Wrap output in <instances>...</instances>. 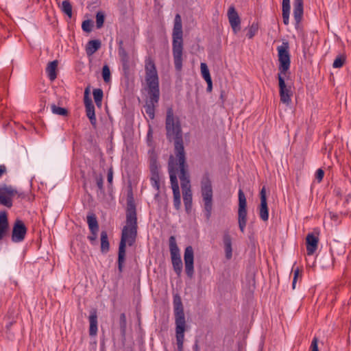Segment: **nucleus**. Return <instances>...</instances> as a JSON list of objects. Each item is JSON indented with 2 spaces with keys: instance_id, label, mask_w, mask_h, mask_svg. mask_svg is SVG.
Returning <instances> with one entry per match:
<instances>
[{
  "instance_id": "obj_8",
  "label": "nucleus",
  "mask_w": 351,
  "mask_h": 351,
  "mask_svg": "<svg viewBox=\"0 0 351 351\" xmlns=\"http://www.w3.org/2000/svg\"><path fill=\"white\" fill-rule=\"evenodd\" d=\"M169 243L171 263L173 270L178 276H180L182 271L183 264L181 259L180 250L177 245L176 240L174 236H171L169 237Z\"/></svg>"
},
{
  "instance_id": "obj_5",
  "label": "nucleus",
  "mask_w": 351,
  "mask_h": 351,
  "mask_svg": "<svg viewBox=\"0 0 351 351\" xmlns=\"http://www.w3.org/2000/svg\"><path fill=\"white\" fill-rule=\"evenodd\" d=\"M201 194L204 202V208L205 215L207 219H209L213 210V186L209 174L206 173L203 175L201 180Z\"/></svg>"
},
{
  "instance_id": "obj_29",
  "label": "nucleus",
  "mask_w": 351,
  "mask_h": 351,
  "mask_svg": "<svg viewBox=\"0 0 351 351\" xmlns=\"http://www.w3.org/2000/svg\"><path fill=\"white\" fill-rule=\"evenodd\" d=\"M101 240V252L106 254L110 250V243L108 241V233L105 230H102L100 233Z\"/></svg>"
},
{
  "instance_id": "obj_49",
  "label": "nucleus",
  "mask_w": 351,
  "mask_h": 351,
  "mask_svg": "<svg viewBox=\"0 0 351 351\" xmlns=\"http://www.w3.org/2000/svg\"><path fill=\"white\" fill-rule=\"evenodd\" d=\"M112 178H113V171H112V168H110L108 170V176H107V180H108V182L109 183V184H112Z\"/></svg>"
},
{
  "instance_id": "obj_11",
  "label": "nucleus",
  "mask_w": 351,
  "mask_h": 351,
  "mask_svg": "<svg viewBox=\"0 0 351 351\" xmlns=\"http://www.w3.org/2000/svg\"><path fill=\"white\" fill-rule=\"evenodd\" d=\"M15 194H17L18 196L21 198H25L26 196L24 193H18L17 191L14 189L11 186L4 185L0 187V204L8 208H11L12 206L11 197Z\"/></svg>"
},
{
  "instance_id": "obj_14",
  "label": "nucleus",
  "mask_w": 351,
  "mask_h": 351,
  "mask_svg": "<svg viewBox=\"0 0 351 351\" xmlns=\"http://www.w3.org/2000/svg\"><path fill=\"white\" fill-rule=\"evenodd\" d=\"M90 89L89 87L85 88L84 95V103L86 108V114L89 119L91 125L96 128L97 119L95 112V106L93 104L92 99L90 97Z\"/></svg>"
},
{
  "instance_id": "obj_55",
  "label": "nucleus",
  "mask_w": 351,
  "mask_h": 351,
  "mask_svg": "<svg viewBox=\"0 0 351 351\" xmlns=\"http://www.w3.org/2000/svg\"><path fill=\"white\" fill-rule=\"evenodd\" d=\"M152 129H151V128H149V131H148V132H147V136H148V137L152 134Z\"/></svg>"
},
{
  "instance_id": "obj_37",
  "label": "nucleus",
  "mask_w": 351,
  "mask_h": 351,
  "mask_svg": "<svg viewBox=\"0 0 351 351\" xmlns=\"http://www.w3.org/2000/svg\"><path fill=\"white\" fill-rule=\"evenodd\" d=\"M258 31V23H253L249 27L247 36L249 39H252Z\"/></svg>"
},
{
  "instance_id": "obj_30",
  "label": "nucleus",
  "mask_w": 351,
  "mask_h": 351,
  "mask_svg": "<svg viewBox=\"0 0 351 351\" xmlns=\"http://www.w3.org/2000/svg\"><path fill=\"white\" fill-rule=\"evenodd\" d=\"M86 219L90 230H99V223L95 214L89 213Z\"/></svg>"
},
{
  "instance_id": "obj_53",
  "label": "nucleus",
  "mask_w": 351,
  "mask_h": 351,
  "mask_svg": "<svg viewBox=\"0 0 351 351\" xmlns=\"http://www.w3.org/2000/svg\"><path fill=\"white\" fill-rule=\"evenodd\" d=\"M14 324V322L12 321V322H10L9 323H8L5 326V330H6V332H10V329H11V327Z\"/></svg>"
},
{
  "instance_id": "obj_32",
  "label": "nucleus",
  "mask_w": 351,
  "mask_h": 351,
  "mask_svg": "<svg viewBox=\"0 0 351 351\" xmlns=\"http://www.w3.org/2000/svg\"><path fill=\"white\" fill-rule=\"evenodd\" d=\"M61 10L69 18L72 16V5L69 0H64L60 6Z\"/></svg>"
},
{
  "instance_id": "obj_9",
  "label": "nucleus",
  "mask_w": 351,
  "mask_h": 351,
  "mask_svg": "<svg viewBox=\"0 0 351 351\" xmlns=\"http://www.w3.org/2000/svg\"><path fill=\"white\" fill-rule=\"evenodd\" d=\"M149 170L151 172V183L157 191L160 189L159 165L158 156L154 149L149 151Z\"/></svg>"
},
{
  "instance_id": "obj_4",
  "label": "nucleus",
  "mask_w": 351,
  "mask_h": 351,
  "mask_svg": "<svg viewBox=\"0 0 351 351\" xmlns=\"http://www.w3.org/2000/svg\"><path fill=\"white\" fill-rule=\"evenodd\" d=\"M173 313L176 324V337L178 351H182L184 340V332L186 331V324L184 312L182 299L178 294L173 295Z\"/></svg>"
},
{
  "instance_id": "obj_7",
  "label": "nucleus",
  "mask_w": 351,
  "mask_h": 351,
  "mask_svg": "<svg viewBox=\"0 0 351 351\" xmlns=\"http://www.w3.org/2000/svg\"><path fill=\"white\" fill-rule=\"evenodd\" d=\"M278 56L279 61L278 70L279 73L278 75H285L289 69L290 67V54H289V42H282V45L278 47Z\"/></svg>"
},
{
  "instance_id": "obj_48",
  "label": "nucleus",
  "mask_w": 351,
  "mask_h": 351,
  "mask_svg": "<svg viewBox=\"0 0 351 351\" xmlns=\"http://www.w3.org/2000/svg\"><path fill=\"white\" fill-rule=\"evenodd\" d=\"M324 171L322 169H318L315 173V178L318 182H321L324 178Z\"/></svg>"
},
{
  "instance_id": "obj_42",
  "label": "nucleus",
  "mask_w": 351,
  "mask_h": 351,
  "mask_svg": "<svg viewBox=\"0 0 351 351\" xmlns=\"http://www.w3.org/2000/svg\"><path fill=\"white\" fill-rule=\"evenodd\" d=\"M96 184L98 187L99 191L101 193H104V178L101 175L97 176L95 178Z\"/></svg>"
},
{
  "instance_id": "obj_19",
  "label": "nucleus",
  "mask_w": 351,
  "mask_h": 351,
  "mask_svg": "<svg viewBox=\"0 0 351 351\" xmlns=\"http://www.w3.org/2000/svg\"><path fill=\"white\" fill-rule=\"evenodd\" d=\"M119 47H118V54L120 59V61L122 64L123 71L124 72V75H127L129 73L130 71V57L123 47V41L120 40L118 43Z\"/></svg>"
},
{
  "instance_id": "obj_2",
  "label": "nucleus",
  "mask_w": 351,
  "mask_h": 351,
  "mask_svg": "<svg viewBox=\"0 0 351 351\" xmlns=\"http://www.w3.org/2000/svg\"><path fill=\"white\" fill-rule=\"evenodd\" d=\"M165 129L167 140L169 142L174 141V151L178 160L177 164L180 169L179 178L185 180L187 178H190L188 165L186 162L180 121L178 117H174L173 110L171 107L168 108L167 110Z\"/></svg>"
},
{
  "instance_id": "obj_39",
  "label": "nucleus",
  "mask_w": 351,
  "mask_h": 351,
  "mask_svg": "<svg viewBox=\"0 0 351 351\" xmlns=\"http://www.w3.org/2000/svg\"><path fill=\"white\" fill-rule=\"evenodd\" d=\"M103 80L105 82L108 83L110 81V70L109 66L106 64L102 68V72H101Z\"/></svg>"
},
{
  "instance_id": "obj_24",
  "label": "nucleus",
  "mask_w": 351,
  "mask_h": 351,
  "mask_svg": "<svg viewBox=\"0 0 351 351\" xmlns=\"http://www.w3.org/2000/svg\"><path fill=\"white\" fill-rule=\"evenodd\" d=\"M223 243L226 259L230 260L232 256V237L228 231H225L223 235Z\"/></svg>"
},
{
  "instance_id": "obj_40",
  "label": "nucleus",
  "mask_w": 351,
  "mask_h": 351,
  "mask_svg": "<svg viewBox=\"0 0 351 351\" xmlns=\"http://www.w3.org/2000/svg\"><path fill=\"white\" fill-rule=\"evenodd\" d=\"M346 62V57L343 55L337 56L333 62L332 66L334 68H341Z\"/></svg>"
},
{
  "instance_id": "obj_28",
  "label": "nucleus",
  "mask_w": 351,
  "mask_h": 351,
  "mask_svg": "<svg viewBox=\"0 0 351 351\" xmlns=\"http://www.w3.org/2000/svg\"><path fill=\"white\" fill-rule=\"evenodd\" d=\"M101 41L99 40H91L86 45V53L88 56L94 54L101 47Z\"/></svg>"
},
{
  "instance_id": "obj_43",
  "label": "nucleus",
  "mask_w": 351,
  "mask_h": 351,
  "mask_svg": "<svg viewBox=\"0 0 351 351\" xmlns=\"http://www.w3.org/2000/svg\"><path fill=\"white\" fill-rule=\"evenodd\" d=\"M290 8H282V19L285 25H287L289 22Z\"/></svg>"
},
{
  "instance_id": "obj_13",
  "label": "nucleus",
  "mask_w": 351,
  "mask_h": 351,
  "mask_svg": "<svg viewBox=\"0 0 351 351\" xmlns=\"http://www.w3.org/2000/svg\"><path fill=\"white\" fill-rule=\"evenodd\" d=\"M285 75H278L280 100L282 103L289 105L291 102V86H287L285 81Z\"/></svg>"
},
{
  "instance_id": "obj_44",
  "label": "nucleus",
  "mask_w": 351,
  "mask_h": 351,
  "mask_svg": "<svg viewBox=\"0 0 351 351\" xmlns=\"http://www.w3.org/2000/svg\"><path fill=\"white\" fill-rule=\"evenodd\" d=\"M180 182H181V187L182 189V191H186L188 189H191V184H190V178H186L182 179V178H180Z\"/></svg>"
},
{
  "instance_id": "obj_33",
  "label": "nucleus",
  "mask_w": 351,
  "mask_h": 351,
  "mask_svg": "<svg viewBox=\"0 0 351 351\" xmlns=\"http://www.w3.org/2000/svg\"><path fill=\"white\" fill-rule=\"evenodd\" d=\"M119 328L121 336L125 338L126 335L127 320L124 313H121L119 317Z\"/></svg>"
},
{
  "instance_id": "obj_27",
  "label": "nucleus",
  "mask_w": 351,
  "mask_h": 351,
  "mask_svg": "<svg viewBox=\"0 0 351 351\" xmlns=\"http://www.w3.org/2000/svg\"><path fill=\"white\" fill-rule=\"evenodd\" d=\"M183 202L186 212L189 214L191 213L193 205V195L191 189L182 191Z\"/></svg>"
},
{
  "instance_id": "obj_17",
  "label": "nucleus",
  "mask_w": 351,
  "mask_h": 351,
  "mask_svg": "<svg viewBox=\"0 0 351 351\" xmlns=\"http://www.w3.org/2000/svg\"><path fill=\"white\" fill-rule=\"evenodd\" d=\"M177 162L175 163L173 161V156H171L168 164V169L170 177V182L171 185L172 191L180 190L179 184L177 179V172L178 171Z\"/></svg>"
},
{
  "instance_id": "obj_15",
  "label": "nucleus",
  "mask_w": 351,
  "mask_h": 351,
  "mask_svg": "<svg viewBox=\"0 0 351 351\" xmlns=\"http://www.w3.org/2000/svg\"><path fill=\"white\" fill-rule=\"evenodd\" d=\"M27 230L24 222L21 219H16L12 228V241L14 243L23 241L25 237Z\"/></svg>"
},
{
  "instance_id": "obj_36",
  "label": "nucleus",
  "mask_w": 351,
  "mask_h": 351,
  "mask_svg": "<svg viewBox=\"0 0 351 351\" xmlns=\"http://www.w3.org/2000/svg\"><path fill=\"white\" fill-rule=\"evenodd\" d=\"M105 21V14L103 12L99 11L96 14V26L97 29L103 27Z\"/></svg>"
},
{
  "instance_id": "obj_52",
  "label": "nucleus",
  "mask_w": 351,
  "mask_h": 351,
  "mask_svg": "<svg viewBox=\"0 0 351 351\" xmlns=\"http://www.w3.org/2000/svg\"><path fill=\"white\" fill-rule=\"evenodd\" d=\"M6 167L5 165H0V178L4 174L6 173Z\"/></svg>"
},
{
  "instance_id": "obj_26",
  "label": "nucleus",
  "mask_w": 351,
  "mask_h": 351,
  "mask_svg": "<svg viewBox=\"0 0 351 351\" xmlns=\"http://www.w3.org/2000/svg\"><path fill=\"white\" fill-rule=\"evenodd\" d=\"M58 65V60H53L49 62L46 68V73H47V76L51 81H53L57 77V68Z\"/></svg>"
},
{
  "instance_id": "obj_12",
  "label": "nucleus",
  "mask_w": 351,
  "mask_h": 351,
  "mask_svg": "<svg viewBox=\"0 0 351 351\" xmlns=\"http://www.w3.org/2000/svg\"><path fill=\"white\" fill-rule=\"evenodd\" d=\"M147 93L149 99L146 101L145 110L149 119H154L155 117V108L160 99V90L147 89Z\"/></svg>"
},
{
  "instance_id": "obj_10",
  "label": "nucleus",
  "mask_w": 351,
  "mask_h": 351,
  "mask_svg": "<svg viewBox=\"0 0 351 351\" xmlns=\"http://www.w3.org/2000/svg\"><path fill=\"white\" fill-rule=\"evenodd\" d=\"M238 223L241 232H244L247 223V201L244 192L239 190Z\"/></svg>"
},
{
  "instance_id": "obj_47",
  "label": "nucleus",
  "mask_w": 351,
  "mask_h": 351,
  "mask_svg": "<svg viewBox=\"0 0 351 351\" xmlns=\"http://www.w3.org/2000/svg\"><path fill=\"white\" fill-rule=\"evenodd\" d=\"M311 351H319L318 339L316 337H315L312 340V342L311 344Z\"/></svg>"
},
{
  "instance_id": "obj_25",
  "label": "nucleus",
  "mask_w": 351,
  "mask_h": 351,
  "mask_svg": "<svg viewBox=\"0 0 351 351\" xmlns=\"http://www.w3.org/2000/svg\"><path fill=\"white\" fill-rule=\"evenodd\" d=\"M88 319L90 323L89 335L94 337L97 333V313L96 309L93 308L90 311Z\"/></svg>"
},
{
  "instance_id": "obj_16",
  "label": "nucleus",
  "mask_w": 351,
  "mask_h": 351,
  "mask_svg": "<svg viewBox=\"0 0 351 351\" xmlns=\"http://www.w3.org/2000/svg\"><path fill=\"white\" fill-rule=\"evenodd\" d=\"M184 261L186 274L192 278L194 274V252L192 246L189 245L185 248Z\"/></svg>"
},
{
  "instance_id": "obj_3",
  "label": "nucleus",
  "mask_w": 351,
  "mask_h": 351,
  "mask_svg": "<svg viewBox=\"0 0 351 351\" xmlns=\"http://www.w3.org/2000/svg\"><path fill=\"white\" fill-rule=\"evenodd\" d=\"M172 54L175 69L176 71L180 72L184 60V42L182 19L179 14H177L174 19L172 32Z\"/></svg>"
},
{
  "instance_id": "obj_1",
  "label": "nucleus",
  "mask_w": 351,
  "mask_h": 351,
  "mask_svg": "<svg viewBox=\"0 0 351 351\" xmlns=\"http://www.w3.org/2000/svg\"><path fill=\"white\" fill-rule=\"evenodd\" d=\"M126 225L123 226L121 232V240L118 252V269L119 273L123 272L125 260L126 245L132 246L137 237L138 223L136 208L132 192L130 191L127 197L126 206Z\"/></svg>"
},
{
  "instance_id": "obj_18",
  "label": "nucleus",
  "mask_w": 351,
  "mask_h": 351,
  "mask_svg": "<svg viewBox=\"0 0 351 351\" xmlns=\"http://www.w3.org/2000/svg\"><path fill=\"white\" fill-rule=\"evenodd\" d=\"M228 17L233 32L237 34L241 30V19L233 5L228 8Z\"/></svg>"
},
{
  "instance_id": "obj_6",
  "label": "nucleus",
  "mask_w": 351,
  "mask_h": 351,
  "mask_svg": "<svg viewBox=\"0 0 351 351\" xmlns=\"http://www.w3.org/2000/svg\"><path fill=\"white\" fill-rule=\"evenodd\" d=\"M145 63V82L147 89L160 90L158 75L154 60L151 57H147Z\"/></svg>"
},
{
  "instance_id": "obj_34",
  "label": "nucleus",
  "mask_w": 351,
  "mask_h": 351,
  "mask_svg": "<svg viewBox=\"0 0 351 351\" xmlns=\"http://www.w3.org/2000/svg\"><path fill=\"white\" fill-rule=\"evenodd\" d=\"M173 206L176 210H180L181 208V198L180 190L173 191Z\"/></svg>"
},
{
  "instance_id": "obj_51",
  "label": "nucleus",
  "mask_w": 351,
  "mask_h": 351,
  "mask_svg": "<svg viewBox=\"0 0 351 351\" xmlns=\"http://www.w3.org/2000/svg\"><path fill=\"white\" fill-rule=\"evenodd\" d=\"M282 8H290V0H282Z\"/></svg>"
},
{
  "instance_id": "obj_22",
  "label": "nucleus",
  "mask_w": 351,
  "mask_h": 351,
  "mask_svg": "<svg viewBox=\"0 0 351 351\" xmlns=\"http://www.w3.org/2000/svg\"><path fill=\"white\" fill-rule=\"evenodd\" d=\"M9 228L8 213L5 210H1L0 211V241L8 234Z\"/></svg>"
},
{
  "instance_id": "obj_45",
  "label": "nucleus",
  "mask_w": 351,
  "mask_h": 351,
  "mask_svg": "<svg viewBox=\"0 0 351 351\" xmlns=\"http://www.w3.org/2000/svg\"><path fill=\"white\" fill-rule=\"evenodd\" d=\"M301 272H302V270L299 267H297L294 270V271H293V282H292L293 289H295L298 278L299 276H301Z\"/></svg>"
},
{
  "instance_id": "obj_23",
  "label": "nucleus",
  "mask_w": 351,
  "mask_h": 351,
  "mask_svg": "<svg viewBox=\"0 0 351 351\" xmlns=\"http://www.w3.org/2000/svg\"><path fill=\"white\" fill-rule=\"evenodd\" d=\"M303 13V0H293V16L296 27L301 22Z\"/></svg>"
},
{
  "instance_id": "obj_54",
  "label": "nucleus",
  "mask_w": 351,
  "mask_h": 351,
  "mask_svg": "<svg viewBox=\"0 0 351 351\" xmlns=\"http://www.w3.org/2000/svg\"><path fill=\"white\" fill-rule=\"evenodd\" d=\"M193 350H194V351H200L197 341H196L195 343L194 344Z\"/></svg>"
},
{
  "instance_id": "obj_31",
  "label": "nucleus",
  "mask_w": 351,
  "mask_h": 351,
  "mask_svg": "<svg viewBox=\"0 0 351 351\" xmlns=\"http://www.w3.org/2000/svg\"><path fill=\"white\" fill-rule=\"evenodd\" d=\"M93 94L96 106L101 108L104 97L103 90L101 88H95L93 90Z\"/></svg>"
},
{
  "instance_id": "obj_35",
  "label": "nucleus",
  "mask_w": 351,
  "mask_h": 351,
  "mask_svg": "<svg viewBox=\"0 0 351 351\" xmlns=\"http://www.w3.org/2000/svg\"><path fill=\"white\" fill-rule=\"evenodd\" d=\"M51 110L53 114L66 117L69 114L67 109L62 107L56 106L55 104L51 105Z\"/></svg>"
},
{
  "instance_id": "obj_20",
  "label": "nucleus",
  "mask_w": 351,
  "mask_h": 351,
  "mask_svg": "<svg viewBox=\"0 0 351 351\" xmlns=\"http://www.w3.org/2000/svg\"><path fill=\"white\" fill-rule=\"evenodd\" d=\"M261 204L259 206V215L260 218L266 221L269 219V208L267 206L266 189L264 186L260 191Z\"/></svg>"
},
{
  "instance_id": "obj_41",
  "label": "nucleus",
  "mask_w": 351,
  "mask_h": 351,
  "mask_svg": "<svg viewBox=\"0 0 351 351\" xmlns=\"http://www.w3.org/2000/svg\"><path fill=\"white\" fill-rule=\"evenodd\" d=\"M93 26V23L90 20H85L82 22V28L83 31L86 32H90L92 31V27Z\"/></svg>"
},
{
  "instance_id": "obj_50",
  "label": "nucleus",
  "mask_w": 351,
  "mask_h": 351,
  "mask_svg": "<svg viewBox=\"0 0 351 351\" xmlns=\"http://www.w3.org/2000/svg\"><path fill=\"white\" fill-rule=\"evenodd\" d=\"M207 83V91L208 92H211L212 91V88H213V82H212V79L210 80H205Z\"/></svg>"
},
{
  "instance_id": "obj_21",
  "label": "nucleus",
  "mask_w": 351,
  "mask_h": 351,
  "mask_svg": "<svg viewBox=\"0 0 351 351\" xmlns=\"http://www.w3.org/2000/svg\"><path fill=\"white\" fill-rule=\"evenodd\" d=\"M319 239L313 233H308L306 237V252L308 255H313L317 249Z\"/></svg>"
},
{
  "instance_id": "obj_38",
  "label": "nucleus",
  "mask_w": 351,
  "mask_h": 351,
  "mask_svg": "<svg viewBox=\"0 0 351 351\" xmlns=\"http://www.w3.org/2000/svg\"><path fill=\"white\" fill-rule=\"evenodd\" d=\"M200 69H201V73L202 75V77L205 80H210L211 77L210 75L209 69L207 66V64L204 62L201 63L200 64Z\"/></svg>"
},
{
  "instance_id": "obj_46",
  "label": "nucleus",
  "mask_w": 351,
  "mask_h": 351,
  "mask_svg": "<svg viewBox=\"0 0 351 351\" xmlns=\"http://www.w3.org/2000/svg\"><path fill=\"white\" fill-rule=\"evenodd\" d=\"M99 230H90V235L88 237V239L90 241L92 244H93L97 238V232Z\"/></svg>"
}]
</instances>
